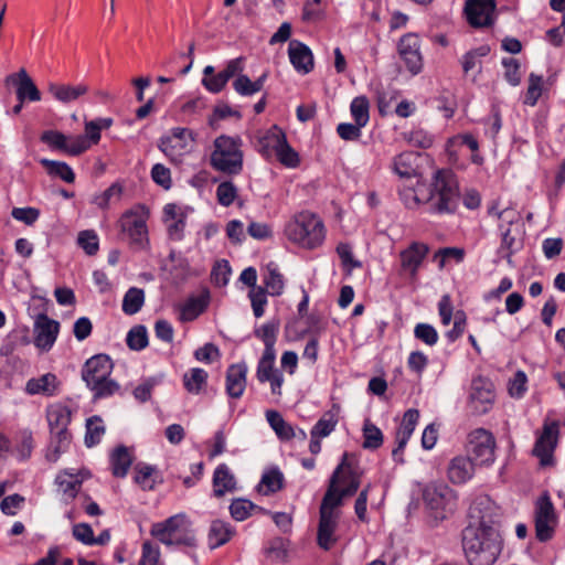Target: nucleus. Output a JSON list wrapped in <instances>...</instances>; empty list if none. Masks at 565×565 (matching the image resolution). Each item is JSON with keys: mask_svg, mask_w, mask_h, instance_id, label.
<instances>
[{"mask_svg": "<svg viewBox=\"0 0 565 565\" xmlns=\"http://www.w3.org/2000/svg\"><path fill=\"white\" fill-rule=\"evenodd\" d=\"M401 198L408 209L425 205L431 214H452L460 202L459 185L450 170H437L428 185L407 189L401 192Z\"/></svg>", "mask_w": 565, "mask_h": 565, "instance_id": "f257e3e1", "label": "nucleus"}, {"mask_svg": "<svg viewBox=\"0 0 565 565\" xmlns=\"http://www.w3.org/2000/svg\"><path fill=\"white\" fill-rule=\"evenodd\" d=\"M344 452L341 462L332 472L328 489L322 498L319 515H339L337 508L342 505L343 499L356 493L361 483V473L349 460Z\"/></svg>", "mask_w": 565, "mask_h": 565, "instance_id": "f03ea898", "label": "nucleus"}, {"mask_svg": "<svg viewBox=\"0 0 565 565\" xmlns=\"http://www.w3.org/2000/svg\"><path fill=\"white\" fill-rule=\"evenodd\" d=\"M462 548L470 565H493L502 550L498 532H482L466 526L462 531Z\"/></svg>", "mask_w": 565, "mask_h": 565, "instance_id": "7ed1b4c3", "label": "nucleus"}, {"mask_svg": "<svg viewBox=\"0 0 565 565\" xmlns=\"http://www.w3.org/2000/svg\"><path fill=\"white\" fill-rule=\"evenodd\" d=\"M285 235L292 243L308 249L320 246L326 237L323 222L313 213L300 212L285 226Z\"/></svg>", "mask_w": 565, "mask_h": 565, "instance_id": "20e7f679", "label": "nucleus"}, {"mask_svg": "<svg viewBox=\"0 0 565 565\" xmlns=\"http://www.w3.org/2000/svg\"><path fill=\"white\" fill-rule=\"evenodd\" d=\"M243 141L239 137L221 135L213 142V151L210 156L211 167L227 175H237L243 171L244 152Z\"/></svg>", "mask_w": 565, "mask_h": 565, "instance_id": "39448f33", "label": "nucleus"}, {"mask_svg": "<svg viewBox=\"0 0 565 565\" xmlns=\"http://www.w3.org/2000/svg\"><path fill=\"white\" fill-rule=\"evenodd\" d=\"M150 533L167 546L184 545L192 547L196 544L190 522L183 513L172 515L163 522L154 523Z\"/></svg>", "mask_w": 565, "mask_h": 565, "instance_id": "423d86ee", "label": "nucleus"}, {"mask_svg": "<svg viewBox=\"0 0 565 565\" xmlns=\"http://www.w3.org/2000/svg\"><path fill=\"white\" fill-rule=\"evenodd\" d=\"M46 419L51 433L50 448L53 451L46 457L49 460L55 461L71 443V433L67 429L71 423V411L65 405L53 404L46 409Z\"/></svg>", "mask_w": 565, "mask_h": 565, "instance_id": "0eeeda50", "label": "nucleus"}, {"mask_svg": "<svg viewBox=\"0 0 565 565\" xmlns=\"http://www.w3.org/2000/svg\"><path fill=\"white\" fill-rule=\"evenodd\" d=\"M148 217V207L139 204L127 211L120 221L121 228L129 235L131 244L140 249L145 248L149 243L147 228Z\"/></svg>", "mask_w": 565, "mask_h": 565, "instance_id": "6e6552de", "label": "nucleus"}, {"mask_svg": "<svg viewBox=\"0 0 565 565\" xmlns=\"http://www.w3.org/2000/svg\"><path fill=\"white\" fill-rule=\"evenodd\" d=\"M470 522L467 526L478 527L482 532H498L495 525L501 519L500 508L489 498L477 499L469 508Z\"/></svg>", "mask_w": 565, "mask_h": 565, "instance_id": "1a4fd4ad", "label": "nucleus"}, {"mask_svg": "<svg viewBox=\"0 0 565 565\" xmlns=\"http://www.w3.org/2000/svg\"><path fill=\"white\" fill-rule=\"evenodd\" d=\"M495 438L489 430L477 428L468 435L467 451L478 465L489 466L495 459Z\"/></svg>", "mask_w": 565, "mask_h": 565, "instance_id": "9d476101", "label": "nucleus"}, {"mask_svg": "<svg viewBox=\"0 0 565 565\" xmlns=\"http://www.w3.org/2000/svg\"><path fill=\"white\" fill-rule=\"evenodd\" d=\"M192 141L190 129L177 127L171 135L160 138L158 147L173 163H180L183 154L190 151Z\"/></svg>", "mask_w": 565, "mask_h": 565, "instance_id": "9b49d317", "label": "nucleus"}, {"mask_svg": "<svg viewBox=\"0 0 565 565\" xmlns=\"http://www.w3.org/2000/svg\"><path fill=\"white\" fill-rule=\"evenodd\" d=\"M557 516L547 493L541 495L535 508V535L540 542L550 541L555 532Z\"/></svg>", "mask_w": 565, "mask_h": 565, "instance_id": "f8f14e48", "label": "nucleus"}, {"mask_svg": "<svg viewBox=\"0 0 565 565\" xmlns=\"http://www.w3.org/2000/svg\"><path fill=\"white\" fill-rule=\"evenodd\" d=\"M423 498L427 508L435 512L436 519H445L456 508V495L447 486H428Z\"/></svg>", "mask_w": 565, "mask_h": 565, "instance_id": "ddd939ff", "label": "nucleus"}, {"mask_svg": "<svg viewBox=\"0 0 565 565\" xmlns=\"http://www.w3.org/2000/svg\"><path fill=\"white\" fill-rule=\"evenodd\" d=\"M494 398L495 394L491 381L481 376L472 380L469 406L473 414L483 415L488 413L494 403Z\"/></svg>", "mask_w": 565, "mask_h": 565, "instance_id": "4468645a", "label": "nucleus"}, {"mask_svg": "<svg viewBox=\"0 0 565 565\" xmlns=\"http://www.w3.org/2000/svg\"><path fill=\"white\" fill-rule=\"evenodd\" d=\"M495 0H466L465 13L473 28H484L493 24Z\"/></svg>", "mask_w": 565, "mask_h": 565, "instance_id": "2eb2a0df", "label": "nucleus"}, {"mask_svg": "<svg viewBox=\"0 0 565 565\" xmlns=\"http://www.w3.org/2000/svg\"><path fill=\"white\" fill-rule=\"evenodd\" d=\"M398 53L404 60L406 67L413 74H418L423 67L420 54V40L415 33L403 35L398 42Z\"/></svg>", "mask_w": 565, "mask_h": 565, "instance_id": "dca6fc26", "label": "nucleus"}, {"mask_svg": "<svg viewBox=\"0 0 565 565\" xmlns=\"http://www.w3.org/2000/svg\"><path fill=\"white\" fill-rule=\"evenodd\" d=\"M558 435V424L553 422L545 424L542 435L535 441L532 450L533 455L540 458L542 466H548L553 462V451L556 447Z\"/></svg>", "mask_w": 565, "mask_h": 565, "instance_id": "f3484780", "label": "nucleus"}, {"mask_svg": "<svg viewBox=\"0 0 565 565\" xmlns=\"http://www.w3.org/2000/svg\"><path fill=\"white\" fill-rule=\"evenodd\" d=\"M60 331V323L47 317L45 313H40L34 322V344L39 349L50 350L56 341Z\"/></svg>", "mask_w": 565, "mask_h": 565, "instance_id": "a211bd4d", "label": "nucleus"}, {"mask_svg": "<svg viewBox=\"0 0 565 565\" xmlns=\"http://www.w3.org/2000/svg\"><path fill=\"white\" fill-rule=\"evenodd\" d=\"M114 369V363L107 354H96L89 358L82 370V379L87 384H94L97 380L109 377Z\"/></svg>", "mask_w": 565, "mask_h": 565, "instance_id": "6ab92c4d", "label": "nucleus"}, {"mask_svg": "<svg viewBox=\"0 0 565 565\" xmlns=\"http://www.w3.org/2000/svg\"><path fill=\"white\" fill-rule=\"evenodd\" d=\"M288 55L295 70L302 74H308L313 70V55L311 50L305 43L298 40L289 42Z\"/></svg>", "mask_w": 565, "mask_h": 565, "instance_id": "aec40b11", "label": "nucleus"}, {"mask_svg": "<svg viewBox=\"0 0 565 565\" xmlns=\"http://www.w3.org/2000/svg\"><path fill=\"white\" fill-rule=\"evenodd\" d=\"M285 136L280 128L273 126L257 136L255 148L264 158L270 159L276 154L278 148L281 147Z\"/></svg>", "mask_w": 565, "mask_h": 565, "instance_id": "412c9836", "label": "nucleus"}, {"mask_svg": "<svg viewBox=\"0 0 565 565\" xmlns=\"http://www.w3.org/2000/svg\"><path fill=\"white\" fill-rule=\"evenodd\" d=\"M429 248L426 244L418 242L412 243L408 248L401 252L399 256L402 268L409 273L413 278L416 277L418 268L427 256Z\"/></svg>", "mask_w": 565, "mask_h": 565, "instance_id": "4be33fe9", "label": "nucleus"}, {"mask_svg": "<svg viewBox=\"0 0 565 565\" xmlns=\"http://www.w3.org/2000/svg\"><path fill=\"white\" fill-rule=\"evenodd\" d=\"M8 79L12 81L17 86L15 93L19 102L24 103V100H41V93L39 88L24 68H21L15 75L9 76Z\"/></svg>", "mask_w": 565, "mask_h": 565, "instance_id": "5701e85b", "label": "nucleus"}, {"mask_svg": "<svg viewBox=\"0 0 565 565\" xmlns=\"http://www.w3.org/2000/svg\"><path fill=\"white\" fill-rule=\"evenodd\" d=\"M448 478L454 484H463L475 475V465L468 456L452 458L447 469Z\"/></svg>", "mask_w": 565, "mask_h": 565, "instance_id": "b1692460", "label": "nucleus"}, {"mask_svg": "<svg viewBox=\"0 0 565 565\" xmlns=\"http://www.w3.org/2000/svg\"><path fill=\"white\" fill-rule=\"evenodd\" d=\"M247 366L245 363L232 364L226 371V393L232 398H239L246 387Z\"/></svg>", "mask_w": 565, "mask_h": 565, "instance_id": "393cba45", "label": "nucleus"}, {"mask_svg": "<svg viewBox=\"0 0 565 565\" xmlns=\"http://www.w3.org/2000/svg\"><path fill=\"white\" fill-rule=\"evenodd\" d=\"M338 520L339 515H319L317 543L324 551H329L338 541Z\"/></svg>", "mask_w": 565, "mask_h": 565, "instance_id": "a878e982", "label": "nucleus"}, {"mask_svg": "<svg viewBox=\"0 0 565 565\" xmlns=\"http://www.w3.org/2000/svg\"><path fill=\"white\" fill-rule=\"evenodd\" d=\"M47 89L56 100L68 104L85 95L88 92V86L83 83L77 85L50 83Z\"/></svg>", "mask_w": 565, "mask_h": 565, "instance_id": "bb28decb", "label": "nucleus"}, {"mask_svg": "<svg viewBox=\"0 0 565 565\" xmlns=\"http://www.w3.org/2000/svg\"><path fill=\"white\" fill-rule=\"evenodd\" d=\"M213 494L217 498L236 490V479L225 463L218 465L213 473Z\"/></svg>", "mask_w": 565, "mask_h": 565, "instance_id": "cd10ccee", "label": "nucleus"}, {"mask_svg": "<svg viewBox=\"0 0 565 565\" xmlns=\"http://www.w3.org/2000/svg\"><path fill=\"white\" fill-rule=\"evenodd\" d=\"M235 534V529L225 521H212L207 534V543L211 548L220 547L226 544Z\"/></svg>", "mask_w": 565, "mask_h": 565, "instance_id": "c85d7f7f", "label": "nucleus"}, {"mask_svg": "<svg viewBox=\"0 0 565 565\" xmlns=\"http://www.w3.org/2000/svg\"><path fill=\"white\" fill-rule=\"evenodd\" d=\"M57 377L53 373H46L38 379H30L25 385V392L30 395L42 394L53 396L57 387Z\"/></svg>", "mask_w": 565, "mask_h": 565, "instance_id": "c756f323", "label": "nucleus"}, {"mask_svg": "<svg viewBox=\"0 0 565 565\" xmlns=\"http://www.w3.org/2000/svg\"><path fill=\"white\" fill-rule=\"evenodd\" d=\"M418 153L413 151H405L393 159V171L401 178L409 179L416 175Z\"/></svg>", "mask_w": 565, "mask_h": 565, "instance_id": "7c9ffc66", "label": "nucleus"}, {"mask_svg": "<svg viewBox=\"0 0 565 565\" xmlns=\"http://www.w3.org/2000/svg\"><path fill=\"white\" fill-rule=\"evenodd\" d=\"M131 465L132 457L126 446H117L110 454V467L114 477H126Z\"/></svg>", "mask_w": 565, "mask_h": 565, "instance_id": "2f4dec72", "label": "nucleus"}, {"mask_svg": "<svg viewBox=\"0 0 565 565\" xmlns=\"http://www.w3.org/2000/svg\"><path fill=\"white\" fill-rule=\"evenodd\" d=\"M40 163L46 169L51 177L60 178L67 183L74 182L75 173L67 163L50 159H41Z\"/></svg>", "mask_w": 565, "mask_h": 565, "instance_id": "473e14b6", "label": "nucleus"}, {"mask_svg": "<svg viewBox=\"0 0 565 565\" xmlns=\"http://www.w3.org/2000/svg\"><path fill=\"white\" fill-rule=\"evenodd\" d=\"M207 372L201 367H193L183 375V385L191 394H199L207 382Z\"/></svg>", "mask_w": 565, "mask_h": 565, "instance_id": "72a5a7b5", "label": "nucleus"}, {"mask_svg": "<svg viewBox=\"0 0 565 565\" xmlns=\"http://www.w3.org/2000/svg\"><path fill=\"white\" fill-rule=\"evenodd\" d=\"M279 327V320L274 319L254 331L255 335L264 342V351H275V343L277 341Z\"/></svg>", "mask_w": 565, "mask_h": 565, "instance_id": "f704fd0d", "label": "nucleus"}, {"mask_svg": "<svg viewBox=\"0 0 565 565\" xmlns=\"http://www.w3.org/2000/svg\"><path fill=\"white\" fill-rule=\"evenodd\" d=\"M276 351H264L257 364L256 377L260 383L267 382L275 373L279 372L274 367Z\"/></svg>", "mask_w": 565, "mask_h": 565, "instance_id": "c9c22d12", "label": "nucleus"}, {"mask_svg": "<svg viewBox=\"0 0 565 565\" xmlns=\"http://www.w3.org/2000/svg\"><path fill=\"white\" fill-rule=\"evenodd\" d=\"M145 292L140 288L131 287L125 294L122 299V311L126 315L137 313L143 306Z\"/></svg>", "mask_w": 565, "mask_h": 565, "instance_id": "e433bc0d", "label": "nucleus"}, {"mask_svg": "<svg viewBox=\"0 0 565 565\" xmlns=\"http://www.w3.org/2000/svg\"><path fill=\"white\" fill-rule=\"evenodd\" d=\"M338 424V415L332 411L326 412L321 418L312 427L311 437L324 438L328 437Z\"/></svg>", "mask_w": 565, "mask_h": 565, "instance_id": "4c0bfd02", "label": "nucleus"}, {"mask_svg": "<svg viewBox=\"0 0 565 565\" xmlns=\"http://www.w3.org/2000/svg\"><path fill=\"white\" fill-rule=\"evenodd\" d=\"M369 109L370 103L365 96H358L353 98L350 105V111L354 122L359 124V126L365 127L370 119Z\"/></svg>", "mask_w": 565, "mask_h": 565, "instance_id": "58836bf2", "label": "nucleus"}, {"mask_svg": "<svg viewBox=\"0 0 565 565\" xmlns=\"http://www.w3.org/2000/svg\"><path fill=\"white\" fill-rule=\"evenodd\" d=\"M105 434V426L99 416H93L86 422L85 445L93 447L97 445Z\"/></svg>", "mask_w": 565, "mask_h": 565, "instance_id": "ea45409f", "label": "nucleus"}, {"mask_svg": "<svg viewBox=\"0 0 565 565\" xmlns=\"http://www.w3.org/2000/svg\"><path fill=\"white\" fill-rule=\"evenodd\" d=\"M87 387L93 392L95 399L110 397L120 388L119 384L110 377L97 380L94 384H87Z\"/></svg>", "mask_w": 565, "mask_h": 565, "instance_id": "a19ab883", "label": "nucleus"}, {"mask_svg": "<svg viewBox=\"0 0 565 565\" xmlns=\"http://www.w3.org/2000/svg\"><path fill=\"white\" fill-rule=\"evenodd\" d=\"M363 448L377 449L383 444V434L379 427L372 424L369 419L365 420L363 426Z\"/></svg>", "mask_w": 565, "mask_h": 565, "instance_id": "79ce46f5", "label": "nucleus"}, {"mask_svg": "<svg viewBox=\"0 0 565 565\" xmlns=\"http://www.w3.org/2000/svg\"><path fill=\"white\" fill-rule=\"evenodd\" d=\"M265 287L269 295L279 296L285 288L284 277L274 264L268 265V275L264 279Z\"/></svg>", "mask_w": 565, "mask_h": 565, "instance_id": "37998d69", "label": "nucleus"}, {"mask_svg": "<svg viewBox=\"0 0 565 565\" xmlns=\"http://www.w3.org/2000/svg\"><path fill=\"white\" fill-rule=\"evenodd\" d=\"M284 476L281 471L277 468L270 469L266 471L259 483V491H262V487H266V490L263 492L264 494L275 493L282 488Z\"/></svg>", "mask_w": 565, "mask_h": 565, "instance_id": "c03bdc74", "label": "nucleus"}, {"mask_svg": "<svg viewBox=\"0 0 565 565\" xmlns=\"http://www.w3.org/2000/svg\"><path fill=\"white\" fill-rule=\"evenodd\" d=\"M154 471V466L139 462L135 466L136 475L134 477V480L137 484L141 487L142 490H153L154 481L153 479H151V477Z\"/></svg>", "mask_w": 565, "mask_h": 565, "instance_id": "a18cd8bd", "label": "nucleus"}, {"mask_svg": "<svg viewBox=\"0 0 565 565\" xmlns=\"http://www.w3.org/2000/svg\"><path fill=\"white\" fill-rule=\"evenodd\" d=\"M126 343L130 350L140 351L148 345V333L145 326H135L126 338Z\"/></svg>", "mask_w": 565, "mask_h": 565, "instance_id": "49530a36", "label": "nucleus"}, {"mask_svg": "<svg viewBox=\"0 0 565 565\" xmlns=\"http://www.w3.org/2000/svg\"><path fill=\"white\" fill-rule=\"evenodd\" d=\"M257 507L246 499H234L230 505V513L236 521H244L250 515V511Z\"/></svg>", "mask_w": 565, "mask_h": 565, "instance_id": "de8ad7c7", "label": "nucleus"}, {"mask_svg": "<svg viewBox=\"0 0 565 565\" xmlns=\"http://www.w3.org/2000/svg\"><path fill=\"white\" fill-rule=\"evenodd\" d=\"M237 196V188L232 181H224L217 185L216 198L221 205L230 206Z\"/></svg>", "mask_w": 565, "mask_h": 565, "instance_id": "09e8293b", "label": "nucleus"}, {"mask_svg": "<svg viewBox=\"0 0 565 565\" xmlns=\"http://www.w3.org/2000/svg\"><path fill=\"white\" fill-rule=\"evenodd\" d=\"M77 244L85 250L89 256L95 255L98 252V236L92 230L82 231L77 237Z\"/></svg>", "mask_w": 565, "mask_h": 565, "instance_id": "8fccbe9b", "label": "nucleus"}, {"mask_svg": "<svg viewBox=\"0 0 565 565\" xmlns=\"http://www.w3.org/2000/svg\"><path fill=\"white\" fill-rule=\"evenodd\" d=\"M414 335L429 347L435 345L438 341V333L429 323H417L414 328Z\"/></svg>", "mask_w": 565, "mask_h": 565, "instance_id": "3c124183", "label": "nucleus"}, {"mask_svg": "<svg viewBox=\"0 0 565 565\" xmlns=\"http://www.w3.org/2000/svg\"><path fill=\"white\" fill-rule=\"evenodd\" d=\"M279 162L286 167L295 168L299 164V156L298 153L289 146L286 137L284 138V142L281 147L278 148L276 154Z\"/></svg>", "mask_w": 565, "mask_h": 565, "instance_id": "603ef678", "label": "nucleus"}, {"mask_svg": "<svg viewBox=\"0 0 565 565\" xmlns=\"http://www.w3.org/2000/svg\"><path fill=\"white\" fill-rule=\"evenodd\" d=\"M40 139L50 148L64 152L67 136L57 130H46L41 135Z\"/></svg>", "mask_w": 565, "mask_h": 565, "instance_id": "864d4df0", "label": "nucleus"}, {"mask_svg": "<svg viewBox=\"0 0 565 565\" xmlns=\"http://www.w3.org/2000/svg\"><path fill=\"white\" fill-rule=\"evenodd\" d=\"M89 149V142L87 137L78 136H67L66 147L64 152L70 156H79Z\"/></svg>", "mask_w": 565, "mask_h": 565, "instance_id": "5fc2aeb1", "label": "nucleus"}, {"mask_svg": "<svg viewBox=\"0 0 565 565\" xmlns=\"http://www.w3.org/2000/svg\"><path fill=\"white\" fill-rule=\"evenodd\" d=\"M502 65L505 68L504 78L507 82L512 86H518L521 83L520 63L518 60L505 57L502 60Z\"/></svg>", "mask_w": 565, "mask_h": 565, "instance_id": "6e6d98bb", "label": "nucleus"}, {"mask_svg": "<svg viewBox=\"0 0 565 565\" xmlns=\"http://www.w3.org/2000/svg\"><path fill=\"white\" fill-rule=\"evenodd\" d=\"M230 275V264L227 260L222 259L220 262H216V264L214 265L211 273V278L215 285L223 287L228 282Z\"/></svg>", "mask_w": 565, "mask_h": 565, "instance_id": "4d7b16f0", "label": "nucleus"}, {"mask_svg": "<svg viewBox=\"0 0 565 565\" xmlns=\"http://www.w3.org/2000/svg\"><path fill=\"white\" fill-rule=\"evenodd\" d=\"M541 92H542V76L531 73L530 77H529V87H527L524 103L530 106H534L541 96Z\"/></svg>", "mask_w": 565, "mask_h": 565, "instance_id": "13d9d810", "label": "nucleus"}, {"mask_svg": "<svg viewBox=\"0 0 565 565\" xmlns=\"http://www.w3.org/2000/svg\"><path fill=\"white\" fill-rule=\"evenodd\" d=\"M151 178L154 183L162 186L164 190H169L172 186L171 172L166 166L161 163H156L152 167Z\"/></svg>", "mask_w": 565, "mask_h": 565, "instance_id": "bf43d9fd", "label": "nucleus"}, {"mask_svg": "<svg viewBox=\"0 0 565 565\" xmlns=\"http://www.w3.org/2000/svg\"><path fill=\"white\" fill-rule=\"evenodd\" d=\"M362 126L359 124H350V122H341L337 127V134L342 140L345 141H355L361 138L362 135Z\"/></svg>", "mask_w": 565, "mask_h": 565, "instance_id": "052dcab7", "label": "nucleus"}, {"mask_svg": "<svg viewBox=\"0 0 565 565\" xmlns=\"http://www.w3.org/2000/svg\"><path fill=\"white\" fill-rule=\"evenodd\" d=\"M337 254L339 255L342 265L347 267L349 271L362 266L361 262L353 258L352 248L348 243L338 244Z\"/></svg>", "mask_w": 565, "mask_h": 565, "instance_id": "680f3d73", "label": "nucleus"}, {"mask_svg": "<svg viewBox=\"0 0 565 565\" xmlns=\"http://www.w3.org/2000/svg\"><path fill=\"white\" fill-rule=\"evenodd\" d=\"M11 215L14 220L23 222L26 225L34 224L39 216L40 211L35 207H13L11 211Z\"/></svg>", "mask_w": 565, "mask_h": 565, "instance_id": "e2e57ef3", "label": "nucleus"}, {"mask_svg": "<svg viewBox=\"0 0 565 565\" xmlns=\"http://www.w3.org/2000/svg\"><path fill=\"white\" fill-rule=\"evenodd\" d=\"M33 450V437L32 433L24 430L21 433L20 441L15 447V452L20 460H26L30 458Z\"/></svg>", "mask_w": 565, "mask_h": 565, "instance_id": "0e129e2a", "label": "nucleus"}, {"mask_svg": "<svg viewBox=\"0 0 565 565\" xmlns=\"http://www.w3.org/2000/svg\"><path fill=\"white\" fill-rule=\"evenodd\" d=\"M158 384L156 377H149L135 387L134 397L140 403H146L151 398L153 387Z\"/></svg>", "mask_w": 565, "mask_h": 565, "instance_id": "69168bd1", "label": "nucleus"}, {"mask_svg": "<svg viewBox=\"0 0 565 565\" xmlns=\"http://www.w3.org/2000/svg\"><path fill=\"white\" fill-rule=\"evenodd\" d=\"M465 250L458 247H445L437 250L434 259L438 260L439 268H444L447 258H455L458 263L463 259Z\"/></svg>", "mask_w": 565, "mask_h": 565, "instance_id": "338daca9", "label": "nucleus"}, {"mask_svg": "<svg viewBox=\"0 0 565 565\" xmlns=\"http://www.w3.org/2000/svg\"><path fill=\"white\" fill-rule=\"evenodd\" d=\"M73 536L85 545H94V532L87 523L75 524L73 526Z\"/></svg>", "mask_w": 565, "mask_h": 565, "instance_id": "774afa93", "label": "nucleus"}]
</instances>
